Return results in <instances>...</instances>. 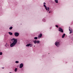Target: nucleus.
Listing matches in <instances>:
<instances>
[{
  "label": "nucleus",
  "instance_id": "nucleus-1",
  "mask_svg": "<svg viewBox=\"0 0 73 73\" xmlns=\"http://www.w3.org/2000/svg\"><path fill=\"white\" fill-rule=\"evenodd\" d=\"M11 41L13 42V43H11L10 45L11 47L15 46V45H16V44H17V39L13 38L12 39H11Z\"/></svg>",
  "mask_w": 73,
  "mask_h": 73
},
{
  "label": "nucleus",
  "instance_id": "nucleus-2",
  "mask_svg": "<svg viewBox=\"0 0 73 73\" xmlns=\"http://www.w3.org/2000/svg\"><path fill=\"white\" fill-rule=\"evenodd\" d=\"M43 4H44L43 6L44 7H45V9H46V10L47 11H49V7H46V6L45 5H46V3H44Z\"/></svg>",
  "mask_w": 73,
  "mask_h": 73
},
{
  "label": "nucleus",
  "instance_id": "nucleus-3",
  "mask_svg": "<svg viewBox=\"0 0 73 73\" xmlns=\"http://www.w3.org/2000/svg\"><path fill=\"white\" fill-rule=\"evenodd\" d=\"M59 31L61 32L62 33H64V31H63V29L61 27H59Z\"/></svg>",
  "mask_w": 73,
  "mask_h": 73
},
{
  "label": "nucleus",
  "instance_id": "nucleus-4",
  "mask_svg": "<svg viewBox=\"0 0 73 73\" xmlns=\"http://www.w3.org/2000/svg\"><path fill=\"white\" fill-rule=\"evenodd\" d=\"M14 35L16 37H18L19 35V33L17 32H16L14 33Z\"/></svg>",
  "mask_w": 73,
  "mask_h": 73
},
{
  "label": "nucleus",
  "instance_id": "nucleus-5",
  "mask_svg": "<svg viewBox=\"0 0 73 73\" xmlns=\"http://www.w3.org/2000/svg\"><path fill=\"white\" fill-rule=\"evenodd\" d=\"M55 44L57 46H59V45H60V43L58 42H56L55 43Z\"/></svg>",
  "mask_w": 73,
  "mask_h": 73
},
{
  "label": "nucleus",
  "instance_id": "nucleus-6",
  "mask_svg": "<svg viewBox=\"0 0 73 73\" xmlns=\"http://www.w3.org/2000/svg\"><path fill=\"white\" fill-rule=\"evenodd\" d=\"M26 46H32V44H29L26 45Z\"/></svg>",
  "mask_w": 73,
  "mask_h": 73
},
{
  "label": "nucleus",
  "instance_id": "nucleus-7",
  "mask_svg": "<svg viewBox=\"0 0 73 73\" xmlns=\"http://www.w3.org/2000/svg\"><path fill=\"white\" fill-rule=\"evenodd\" d=\"M23 66H24V65L23 63H21L20 64L19 68H22V67H23Z\"/></svg>",
  "mask_w": 73,
  "mask_h": 73
},
{
  "label": "nucleus",
  "instance_id": "nucleus-8",
  "mask_svg": "<svg viewBox=\"0 0 73 73\" xmlns=\"http://www.w3.org/2000/svg\"><path fill=\"white\" fill-rule=\"evenodd\" d=\"M8 33L9 34V35H12L13 34L11 32H9Z\"/></svg>",
  "mask_w": 73,
  "mask_h": 73
},
{
  "label": "nucleus",
  "instance_id": "nucleus-9",
  "mask_svg": "<svg viewBox=\"0 0 73 73\" xmlns=\"http://www.w3.org/2000/svg\"><path fill=\"white\" fill-rule=\"evenodd\" d=\"M65 34H64L63 35H62V38H64V37H65Z\"/></svg>",
  "mask_w": 73,
  "mask_h": 73
},
{
  "label": "nucleus",
  "instance_id": "nucleus-10",
  "mask_svg": "<svg viewBox=\"0 0 73 73\" xmlns=\"http://www.w3.org/2000/svg\"><path fill=\"white\" fill-rule=\"evenodd\" d=\"M42 34H40V35H38V37H40L41 38L42 37Z\"/></svg>",
  "mask_w": 73,
  "mask_h": 73
},
{
  "label": "nucleus",
  "instance_id": "nucleus-11",
  "mask_svg": "<svg viewBox=\"0 0 73 73\" xmlns=\"http://www.w3.org/2000/svg\"><path fill=\"white\" fill-rule=\"evenodd\" d=\"M37 42L36 40H35L33 41V42H34V44H37Z\"/></svg>",
  "mask_w": 73,
  "mask_h": 73
},
{
  "label": "nucleus",
  "instance_id": "nucleus-12",
  "mask_svg": "<svg viewBox=\"0 0 73 73\" xmlns=\"http://www.w3.org/2000/svg\"><path fill=\"white\" fill-rule=\"evenodd\" d=\"M54 1L56 3H58V0H54Z\"/></svg>",
  "mask_w": 73,
  "mask_h": 73
},
{
  "label": "nucleus",
  "instance_id": "nucleus-13",
  "mask_svg": "<svg viewBox=\"0 0 73 73\" xmlns=\"http://www.w3.org/2000/svg\"><path fill=\"white\" fill-rule=\"evenodd\" d=\"M13 28V27H10L9 28V29L10 30H11V29H12Z\"/></svg>",
  "mask_w": 73,
  "mask_h": 73
},
{
  "label": "nucleus",
  "instance_id": "nucleus-14",
  "mask_svg": "<svg viewBox=\"0 0 73 73\" xmlns=\"http://www.w3.org/2000/svg\"><path fill=\"white\" fill-rule=\"evenodd\" d=\"M37 44H38L39 43H40V41L39 40H37Z\"/></svg>",
  "mask_w": 73,
  "mask_h": 73
},
{
  "label": "nucleus",
  "instance_id": "nucleus-15",
  "mask_svg": "<svg viewBox=\"0 0 73 73\" xmlns=\"http://www.w3.org/2000/svg\"><path fill=\"white\" fill-rule=\"evenodd\" d=\"M17 68H15V72H17Z\"/></svg>",
  "mask_w": 73,
  "mask_h": 73
},
{
  "label": "nucleus",
  "instance_id": "nucleus-16",
  "mask_svg": "<svg viewBox=\"0 0 73 73\" xmlns=\"http://www.w3.org/2000/svg\"><path fill=\"white\" fill-rule=\"evenodd\" d=\"M34 39H35V40H37V37H35L34 38Z\"/></svg>",
  "mask_w": 73,
  "mask_h": 73
},
{
  "label": "nucleus",
  "instance_id": "nucleus-17",
  "mask_svg": "<svg viewBox=\"0 0 73 73\" xmlns=\"http://www.w3.org/2000/svg\"><path fill=\"white\" fill-rule=\"evenodd\" d=\"M70 33H72V30L70 31Z\"/></svg>",
  "mask_w": 73,
  "mask_h": 73
},
{
  "label": "nucleus",
  "instance_id": "nucleus-18",
  "mask_svg": "<svg viewBox=\"0 0 73 73\" xmlns=\"http://www.w3.org/2000/svg\"><path fill=\"white\" fill-rule=\"evenodd\" d=\"M15 63H16L17 64L19 63V61H16L15 62Z\"/></svg>",
  "mask_w": 73,
  "mask_h": 73
},
{
  "label": "nucleus",
  "instance_id": "nucleus-19",
  "mask_svg": "<svg viewBox=\"0 0 73 73\" xmlns=\"http://www.w3.org/2000/svg\"><path fill=\"white\" fill-rule=\"evenodd\" d=\"M3 53L2 52H0V55H2Z\"/></svg>",
  "mask_w": 73,
  "mask_h": 73
},
{
  "label": "nucleus",
  "instance_id": "nucleus-20",
  "mask_svg": "<svg viewBox=\"0 0 73 73\" xmlns=\"http://www.w3.org/2000/svg\"><path fill=\"white\" fill-rule=\"evenodd\" d=\"M55 26H56V27L57 28H58V25H56Z\"/></svg>",
  "mask_w": 73,
  "mask_h": 73
},
{
  "label": "nucleus",
  "instance_id": "nucleus-21",
  "mask_svg": "<svg viewBox=\"0 0 73 73\" xmlns=\"http://www.w3.org/2000/svg\"><path fill=\"white\" fill-rule=\"evenodd\" d=\"M43 21H44V22H45V21H46L45 20V19H43Z\"/></svg>",
  "mask_w": 73,
  "mask_h": 73
},
{
  "label": "nucleus",
  "instance_id": "nucleus-22",
  "mask_svg": "<svg viewBox=\"0 0 73 73\" xmlns=\"http://www.w3.org/2000/svg\"><path fill=\"white\" fill-rule=\"evenodd\" d=\"M69 31H72V29L70 30V29L69 28Z\"/></svg>",
  "mask_w": 73,
  "mask_h": 73
},
{
  "label": "nucleus",
  "instance_id": "nucleus-23",
  "mask_svg": "<svg viewBox=\"0 0 73 73\" xmlns=\"http://www.w3.org/2000/svg\"><path fill=\"white\" fill-rule=\"evenodd\" d=\"M7 45L6 44H5V46H7Z\"/></svg>",
  "mask_w": 73,
  "mask_h": 73
},
{
  "label": "nucleus",
  "instance_id": "nucleus-24",
  "mask_svg": "<svg viewBox=\"0 0 73 73\" xmlns=\"http://www.w3.org/2000/svg\"><path fill=\"white\" fill-rule=\"evenodd\" d=\"M50 13V11H49V13Z\"/></svg>",
  "mask_w": 73,
  "mask_h": 73
},
{
  "label": "nucleus",
  "instance_id": "nucleus-25",
  "mask_svg": "<svg viewBox=\"0 0 73 73\" xmlns=\"http://www.w3.org/2000/svg\"><path fill=\"white\" fill-rule=\"evenodd\" d=\"M2 68V69H4V67Z\"/></svg>",
  "mask_w": 73,
  "mask_h": 73
},
{
  "label": "nucleus",
  "instance_id": "nucleus-26",
  "mask_svg": "<svg viewBox=\"0 0 73 73\" xmlns=\"http://www.w3.org/2000/svg\"><path fill=\"white\" fill-rule=\"evenodd\" d=\"M6 44L7 45V43H6Z\"/></svg>",
  "mask_w": 73,
  "mask_h": 73
},
{
  "label": "nucleus",
  "instance_id": "nucleus-27",
  "mask_svg": "<svg viewBox=\"0 0 73 73\" xmlns=\"http://www.w3.org/2000/svg\"><path fill=\"white\" fill-rule=\"evenodd\" d=\"M34 46V47H35V46Z\"/></svg>",
  "mask_w": 73,
  "mask_h": 73
},
{
  "label": "nucleus",
  "instance_id": "nucleus-28",
  "mask_svg": "<svg viewBox=\"0 0 73 73\" xmlns=\"http://www.w3.org/2000/svg\"><path fill=\"white\" fill-rule=\"evenodd\" d=\"M38 38H40V37H39Z\"/></svg>",
  "mask_w": 73,
  "mask_h": 73
},
{
  "label": "nucleus",
  "instance_id": "nucleus-29",
  "mask_svg": "<svg viewBox=\"0 0 73 73\" xmlns=\"http://www.w3.org/2000/svg\"><path fill=\"white\" fill-rule=\"evenodd\" d=\"M69 28H70V27H69Z\"/></svg>",
  "mask_w": 73,
  "mask_h": 73
}]
</instances>
